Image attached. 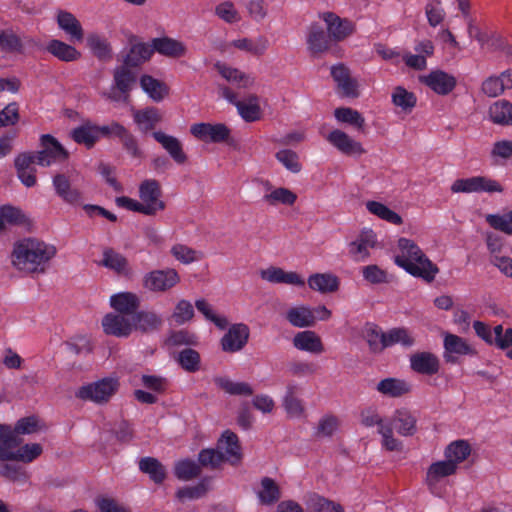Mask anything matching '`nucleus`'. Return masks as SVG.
I'll list each match as a JSON object with an SVG mask.
<instances>
[{"label": "nucleus", "mask_w": 512, "mask_h": 512, "mask_svg": "<svg viewBox=\"0 0 512 512\" xmlns=\"http://www.w3.org/2000/svg\"><path fill=\"white\" fill-rule=\"evenodd\" d=\"M264 201L270 205H276L278 203L285 205H293L297 199L295 193L287 188H276L270 193L264 195Z\"/></svg>", "instance_id": "680f3d73"}, {"label": "nucleus", "mask_w": 512, "mask_h": 512, "mask_svg": "<svg viewBox=\"0 0 512 512\" xmlns=\"http://www.w3.org/2000/svg\"><path fill=\"white\" fill-rule=\"evenodd\" d=\"M180 282V275L173 268L150 271L143 277V287L151 292L164 293Z\"/></svg>", "instance_id": "0eeeda50"}, {"label": "nucleus", "mask_w": 512, "mask_h": 512, "mask_svg": "<svg viewBox=\"0 0 512 512\" xmlns=\"http://www.w3.org/2000/svg\"><path fill=\"white\" fill-rule=\"evenodd\" d=\"M119 382L117 379L104 378L94 383L81 386L76 397L84 401H92L97 404L107 403L118 391Z\"/></svg>", "instance_id": "20e7f679"}, {"label": "nucleus", "mask_w": 512, "mask_h": 512, "mask_svg": "<svg viewBox=\"0 0 512 512\" xmlns=\"http://www.w3.org/2000/svg\"><path fill=\"white\" fill-rule=\"evenodd\" d=\"M152 47L153 53L158 52L169 58H180L187 52L186 46L182 42L169 37L154 38Z\"/></svg>", "instance_id": "a878e982"}, {"label": "nucleus", "mask_w": 512, "mask_h": 512, "mask_svg": "<svg viewBox=\"0 0 512 512\" xmlns=\"http://www.w3.org/2000/svg\"><path fill=\"white\" fill-rule=\"evenodd\" d=\"M392 102L403 111L411 112L416 106L417 98L414 93L407 91L401 86H397L392 93Z\"/></svg>", "instance_id": "13d9d810"}, {"label": "nucleus", "mask_w": 512, "mask_h": 512, "mask_svg": "<svg viewBox=\"0 0 512 512\" xmlns=\"http://www.w3.org/2000/svg\"><path fill=\"white\" fill-rule=\"evenodd\" d=\"M133 330H139L143 333H150L158 330L163 321L156 313L151 311L136 312L131 316Z\"/></svg>", "instance_id": "473e14b6"}, {"label": "nucleus", "mask_w": 512, "mask_h": 512, "mask_svg": "<svg viewBox=\"0 0 512 512\" xmlns=\"http://www.w3.org/2000/svg\"><path fill=\"white\" fill-rule=\"evenodd\" d=\"M156 142L170 155L173 161L178 165H184L188 162V156L184 151L182 142L175 136L168 135L162 131L152 133Z\"/></svg>", "instance_id": "2eb2a0df"}, {"label": "nucleus", "mask_w": 512, "mask_h": 512, "mask_svg": "<svg viewBox=\"0 0 512 512\" xmlns=\"http://www.w3.org/2000/svg\"><path fill=\"white\" fill-rule=\"evenodd\" d=\"M200 354L192 349L185 348L179 353L178 362L180 366L187 372H196L200 369Z\"/></svg>", "instance_id": "e2e57ef3"}, {"label": "nucleus", "mask_w": 512, "mask_h": 512, "mask_svg": "<svg viewBox=\"0 0 512 512\" xmlns=\"http://www.w3.org/2000/svg\"><path fill=\"white\" fill-rule=\"evenodd\" d=\"M286 319L292 326L299 328L311 327L316 323L314 311L306 306H297L289 309Z\"/></svg>", "instance_id": "79ce46f5"}, {"label": "nucleus", "mask_w": 512, "mask_h": 512, "mask_svg": "<svg viewBox=\"0 0 512 512\" xmlns=\"http://www.w3.org/2000/svg\"><path fill=\"white\" fill-rule=\"evenodd\" d=\"M218 73L228 82L235 84L239 88H248L254 84V78L237 68L217 63L215 65Z\"/></svg>", "instance_id": "ea45409f"}, {"label": "nucleus", "mask_w": 512, "mask_h": 512, "mask_svg": "<svg viewBox=\"0 0 512 512\" xmlns=\"http://www.w3.org/2000/svg\"><path fill=\"white\" fill-rule=\"evenodd\" d=\"M257 495L262 505L270 506L279 501L281 498V490L274 479L264 477L261 480V487Z\"/></svg>", "instance_id": "c03bdc74"}, {"label": "nucleus", "mask_w": 512, "mask_h": 512, "mask_svg": "<svg viewBox=\"0 0 512 512\" xmlns=\"http://www.w3.org/2000/svg\"><path fill=\"white\" fill-rule=\"evenodd\" d=\"M47 51L65 62L75 61L81 57V53L76 48L60 40H51Z\"/></svg>", "instance_id": "49530a36"}, {"label": "nucleus", "mask_w": 512, "mask_h": 512, "mask_svg": "<svg viewBox=\"0 0 512 512\" xmlns=\"http://www.w3.org/2000/svg\"><path fill=\"white\" fill-rule=\"evenodd\" d=\"M36 164L30 154L21 153L14 161L15 169L18 178L26 187H33L37 183L36 168L33 166Z\"/></svg>", "instance_id": "5701e85b"}, {"label": "nucleus", "mask_w": 512, "mask_h": 512, "mask_svg": "<svg viewBox=\"0 0 512 512\" xmlns=\"http://www.w3.org/2000/svg\"><path fill=\"white\" fill-rule=\"evenodd\" d=\"M319 17L326 24V29L335 44L345 41L356 32L355 22L348 18H341L334 12H322Z\"/></svg>", "instance_id": "6e6552de"}, {"label": "nucleus", "mask_w": 512, "mask_h": 512, "mask_svg": "<svg viewBox=\"0 0 512 512\" xmlns=\"http://www.w3.org/2000/svg\"><path fill=\"white\" fill-rule=\"evenodd\" d=\"M139 470L147 474L149 478L158 485L162 484L167 477L165 466L154 457L141 458L139 461Z\"/></svg>", "instance_id": "a19ab883"}, {"label": "nucleus", "mask_w": 512, "mask_h": 512, "mask_svg": "<svg viewBox=\"0 0 512 512\" xmlns=\"http://www.w3.org/2000/svg\"><path fill=\"white\" fill-rule=\"evenodd\" d=\"M410 368L415 373L433 376L440 371V359L437 355L428 351H419L409 357Z\"/></svg>", "instance_id": "4468645a"}, {"label": "nucleus", "mask_w": 512, "mask_h": 512, "mask_svg": "<svg viewBox=\"0 0 512 512\" xmlns=\"http://www.w3.org/2000/svg\"><path fill=\"white\" fill-rule=\"evenodd\" d=\"M56 248L36 238H24L14 244L11 262L25 273H44L56 255Z\"/></svg>", "instance_id": "f257e3e1"}, {"label": "nucleus", "mask_w": 512, "mask_h": 512, "mask_svg": "<svg viewBox=\"0 0 512 512\" xmlns=\"http://www.w3.org/2000/svg\"><path fill=\"white\" fill-rule=\"evenodd\" d=\"M208 491L207 480L204 479L194 486L180 488L176 492L179 501L193 500L203 497Z\"/></svg>", "instance_id": "338daca9"}, {"label": "nucleus", "mask_w": 512, "mask_h": 512, "mask_svg": "<svg viewBox=\"0 0 512 512\" xmlns=\"http://www.w3.org/2000/svg\"><path fill=\"white\" fill-rule=\"evenodd\" d=\"M190 133L200 141L212 143L228 142L231 136V130L223 123H196Z\"/></svg>", "instance_id": "9d476101"}, {"label": "nucleus", "mask_w": 512, "mask_h": 512, "mask_svg": "<svg viewBox=\"0 0 512 512\" xmlns=\"http://www.w3.org/2000/svg\"><path fill=\"white\" fill-rule=\"evenodd\" d=\"M512 88V69L503 72L499 77H489L482 84V91L489 97H496L505 89Z\"/></svg>", "instance_id": "e433bc0d"}, {"label": "nucleus", "mask_w": 512, "mask_h": 512, "mask_svg": "<svg viewBox=\"0 0 512 512\" xmlns=\"http://www.w3.org/2000/svg\"><path fill=\"white\" fill-rule=\"evenodd\" d=\"M293 345L303 351L320 354L324 351L321 338L311 330L298 332L293 338Z\"/></svg>", "instance_id": "2f4dec72"}, {"label": "nucleus", "mask_w": 512, "mask_h": 512, "mask_svg": "<svg viewBox=\"0 0 512 512\" xmlns=\"http://www.w3.org/2000/svg\"><path fill=\"white\" fill-rule=\"evenodd\" d=\"M334 116L339 122L347 123L360 132L365 131V119L357 110L349 107H340L335 109Z\"/></svg>", "instance_id": "5fc2aeb1"}, {"label": "nucleus", "mask_w": 512, "mask_h": 512, "mask_svg": "<svg viewBox=\"0 0 512 512\" xmlns=\"http://www.w3.org/2000/svg\"><path fill=\"white\" fill-rule=\"evenodd\" d=\"M231 45L239 50L248 52L254 56H261L268 47L267 38L261 36L256 40L250 38H241L232 41Z\"/></svg>", "instance_id": "603ef678"}, {"label": "nucleus", "mask_w": 512, "mask_h": 512, "mask_svg": "<svg viewBox=\"0 0 512 512\" xmlns=\"http://www.w3.org/2000/svg\"><path fill=\"white\" fill-rule=\"evenodd\" d=\"M59 27L70 36L72 41L82 42L84 38L83 28L78 19L70 12L59 11L57 15Z\"/></svg>", "instance_id": "72a5a7b5"}, {"label": "nucleus", "mask_w": 512, "mask_h": 512, "mask_svg": "<svg viewBox=\"0 0 512 512\" xmlns=\"http://www.w3.org/2000/svg\"><path fill=\"white\" fill-rule=\"evenodd\" d=\"M400 254L395 256V263L409 274L432 282L439 272L436 264L432 263L419 246L410 239L398 240Z\"/></svg>", "instance_id": "f03ea898"}, {"label": "nucleus", "mask_w": 512, "mask_h": 512, "mask_svg": "<svg viewBox=\"0 0 512 512\" xmlns=\"http://www.w3.org/2000/svg\"><path fill=\"white\" fill-rule=\"evenodd\" d=\"M99 265L113 270L119 275L126 276L130 273V267L126 257L112 248H106L103 251V259L100 261Z\"/></svg>", "instance_id": "4c0bfd02"}, {"label": "nucleus", "mask_w": 512, "mask_h": 512, "mask_svg": "<svg viewBox=\"0 0 512 512\" xmlns=\"http://www.w3.org/2000/svg\"><path fill=\"white\" fill-rule=\"evenodd\" d=\"M334 44L335 43L328 31H325L321 26L318 24H312L309 27L307 34V47L313 57H319L324 53L331 51Z\"/></svg>", "instance_id": "f8f14e48"}, {"label": "nucleus", "mask_w": 512, "mask_h": 512, "mask_svg": "<svg viewBox=\"0 0 512 512\" xmlns=\"http://www.w3.org/2000/svg\"><path fill=\"white\" fill-rule=\"evenodd\" d=\"M215 385L225 393L235 396H251L253 389L246 382H233L227 377L218 376L213 379Z\"/></svg>", "instance_id": "a18cd8bd"}, {"label": "nucleus", "mask_w": 512, "mask_h": 512, "mask_svg": "<svg viewBox=\"0 0 512 512\" xmlns=\"http://www.w3.org/2000/svg\"><path fill=\"white\" fill-rule=\"evenodd\" d=\"M43 452V448L38 443H31L22 445L19 444L17 448L12 451V456L9 461H17L23 463H30L37 459Z\"/></svg>", "instance_id": "864d4df0"}, {"label": "nucleus", "mask_w": 512, "mask_h": 512, "mask_svg": "<svg viewBox=\"0 0 512 512\" xmlns=\"http://www.w3.org/2000/svg\"><path fill=\"white\" fill-rule=\"evenodd\" d=\"M308 286L322 294L334 293L339 289L340 280L332 273H315L309 276Z\"/></svg>", "instance_id": "7c9ffc66"}, {"label": "nucleus", "mask_w": 512, "mask_h": 512, "mask_svg": "<svg viewBox=\"0 0 512 512\" xmlns=\"http://www.w3.org/2000/svg\"><path fill=\"white\" fill-rule=\"evenodd\" d=\"M170 252L176 260L184 264H190L202 258V254L200 252L180 243L173 245Z\"/></svg>", "instance_id": "052dcab7"}, {"label": "nucleus", "mask_w": 512, "mask_h": 512, "mask_svg": "<svg viewBox=\"0 0 512 512\" xmlns=\"http://www.w3.org/2000/svg\"><path fill=\"white\" fill-rule=\"evenodd\" d=\"M261 278L270 283L288 284L292 286L303 287L305 285L304 279L297 272H286L279 267H269L261 271Z\"/></svg>", "instance_id": "412c9836"}, {"label": "nucleus", "mask_w": 512, "mask_h": 512, "mask_svg": "<svg viewBox=\"0 0 512 512\" xmlns=\"http://www.w3.org/2000/svg\"><path fill=\"white\" fill-rule=\"evenodd\" d=\"M103 330L107 335L128 337L133 331L131 317L109 313L102 319Z\"/></svg>", "instance_id": "f3484780"}, {"label": "nucleus", "mask_w": 512, "mask_h": 512, "mask_svg": "<svg viewBox=\"0 0 512 512\" xmlns=\"http://www.w3.org/2000/svg\"><path fill=\"white\" fill-rule=\"evenodd\" d=\"M199 463L203 467H209L211 469L219 468L225 461L224 454L219 449H203L199 453Z\"/></svg>", "instance_id": "69168bd1"}, {"label": "nucleus", "mask_w": 512, "mask_h": 512, "mask_svg": "<svg viewBox=\"0 0 512 512\" xmlns=\"http://www.w3.org/2000/svg\"><path fill=\"white\" fill-rule=\"evenodd\" d=\"M132 116L139 130L143 133L154 130L156 126L162 121V115L155 107L133 110Z\"/></svg>", "instance_id": "c85d7f7f"}, {"label": "nucleus", "mask_w": 512, "mask_h": 512, "mask_svg": "<svg viewBox=\"0 0 512 512\" xmlns=\"http://www.w3.org/2000/svg\"><path fill=\"white\" fill-rule=\"evenodd\" d=\"M486 221L494 229L512 235V211L503 215H487Z\"/></svg>", "instance_id": "774afa93"}, {"label": "nucleus", "mask_w": 512, "mask_h": 512, "mask_svg": "<svg viewBox=\"0 0 512 512\" xmlns=\"http://www.w3.org/2000/svg\"><path fill=\"white\" fill-rule=\"evenodd\" d=\"M250 331L243 323L232 325L221 339L222 350L235 353L244 348L249 339Z\"/></svg>", "instance_id": "ddd939ff"}, {"label": "nucleus", "mask_w": 512, "mask_h": 512, "mask_svg": "<svg viewBox=\"0 0 512 512\" xmlns=\"http://www.w3.org/2000/svg\"><path fill=\"white\" fill-rule=\"evenodd\" d=\"M298 390L296 385L289 384L283 401L287 413L294 417L300 416L304 412L302 400L297 397Z\"/></svg>", "instance_id": "4d7b16f0"}, {"label": "nucleus", "mask_w": 512, "mask_h": 512, "mask_svg": "<svg viewBox=\"0 0 512 512\" xmlns=\"http://www.w3.org/2000/svg\"><path fill=\"white\" fill-rule=\"evenodd\" d=\"M489 115L494 123L501 125L512 124V103L507 100H498L489 108Z\"/></svg>", "instance_id": "09e8293b"}, {"label": "nucleus", "mask_w": 512, "mask_h": 512, "mask_svg": "<svg viewBox=\"0 0 512 512\" xmlns=\"http://www.w3.org/2000/svg\"><path fill=\"white\" fill-rule=\"evenodd\" d=\"M135 82V75L130 70V66L123 64L114 71V85L115 88L124 95L123 100L129 99V92Z\"/></svg>", "instance_id": "37998d69"}, {"label": "nucleus", "mask_w": 512, "mask_h": 512, "mask_svg": "<svg viewBox=\"0 0 512 512\" xmlns=\"http://www.w3.org/2000/svg\"><path fill=\"white\" fill-rule=\"evenodd\" d=\"M21 443L22 439L13 435L11 425L0 423V461H9L13 455V449Z\"/></svg>", "instance_id": "f704fd0d"}, {"label": "nucleus", "mask_w": 512, "mask_h": 512, "mask_svg": "<svg viewBox=\"0 0 512 512\" xmlns=\"http://www.w3.org/2000/svg\"><path fill=\"white\" fill-rule=\"evenodd\" d=\"M130 50L124 58V64L130 67H137L146 62L153 55V47L146 43L137 41L135 36L130 38Z\"/></svg>", "instance_id": "393cba45"}, {"label": "nucleus", "mask_w": 512, "mask_h": 512, "mask_svg": "<svg viewBox=\"0 0 512 512\" xmlns=\"http://www.w3.org/2000/svg\"><path fill=\"white\" fill-rule=\"evenodd\" d=\"M366 208L371 214L376 215L380 219L385 220L391 224L401 225L403 223V220L399 214L392 211L390 208L380 202L368 201L366 203Z\"/></svg>", "instance_id": "6e6d98bb"}, {"label": "nucleus", "mask_w": 512, "mask_h": 512, "mask_svg": "<svg viewBox=\"0 0 512 512\" xmlns=\"http://www.w3.org/2000/svg\"><path fill=\"white\" fill-rule=\"evenodd\" d=\"M376 389L384 396L398 398L410 393L411 385L403 379L386 378L377 384Z\"/></svg>", "instance_id": "c9c22d12"}, {"label": "nucleus", "mask_w": 512, "mask_h": 512, "mask_svg": "<svg viewBox=\"0 0 512 512\" xmlns=\"http://www.w3.org/2000/svg\"><path fill=\"white\" fill-rule=\"evenodd\" d=\"M41 428L39 419L33 415L19 419L15 426L12 427V431L15 437H19V435L36 433Z\"/></svg>", "instance_id": "0e129e2a"}, {"label": "nucleus", "mask_w": 512, "mask_h": 512, "mask_svg": "<svg viewBox=\"0 0 512 512\" xmlns=\"http://www.w3.org/2000/svg\"><path fill=\"white\" fill-rule=\"evenodd\" d=\"M140 85L142 89L156 102L163 100L168 94L167 85L150 75H143L140 78Z\"/></svg>", "instance_id": "de8ad7c7"}, {"label": "nucleus", "mask_w": 512, "mask_h": 512, "mask_svg": "<svg viewBox=\"0 0 512 512\" xmlns=\"http://www.w3.org/2000/svg\"><path fill=\"white\" fill-rule=\"evenodd\" d=\"M110 305L118 313L131 317L140 306L139 297L132 292H121L111 296Z\"/></svg>", "instance_id": "bb28decb"}, {"label": "nucleus", "mask_w": 512, "mask_h": 512, "mask_svg": "<svg viewBox=\"0 0 512 512\" xmlns=\"http://www.w3.org/2000/svg\"><path fill=\"white\" fill-rule=\"evenodd\" d=\"M331 75L344 96H358L357 82L351 78L350 71L344 64L333 66L331 68Z\"/></svg>", "instance_id": "b1692460"}, {"label": "nucleus", "mask_w": 512, "mask_h": 512, "mask_svg": "<svg viewBox=\"0 0 512 512\" xmlns=\"http://www.w3.org/2000/svg\"><path fill=\"white\" fill-rule=\"evenodd\" d=\"M0 50L6 54H22L24 47L20 37L13 30L1 29Z\"/></svg>", "instance_id": "3c124183"}, {"label": "nucleus", "mask_w": 512, "mask_h": 512, "mask_svg": "<svg viewBox=\"0 0 512 512\" xmlns=\"http://www.w3.org/2000/svg\"><path fill=\"white\" fill-rule=\"evenodd\" d=\"M41 147L40 151L26 152L30 154L37 165L47 167L56 162L66 161L69 158L66 149L56 138L49 134L41 136Z\"/></svg>", "instance_id": "39448f33"}, {"label": "nucleus", "mask_w": 512, "mask_h": 512, "mask_svg": "<svg viewBox=\"0 0 512 512\" xmlns=\"http://www.w3.org/2000/svg\"><path fill=\"white\" fill-rule=\"evenodd\" d=\"M471 454V446L466 440H456L450 443L444 452L445 458L458 467Z\"/></svg>", "instance_id": "8fccbe9b"}, {"label": "nucleus", "mask_w": 512, "mask_h": 512, "mask_svg": "<svg viewBox=\"0 0 512 512\" xmlns=\"http://www.w3.org/2000/svg\"><path fill=\"white\" fill-rule=\"evenodd\" d=\"M327 140L344 154H363L365 150L359 142L354 141L348 134L341 130H333Z\"/></svg>", "instance_id": "cd10ccee"}, {"label": "nucleus", "mask_w": 512, "mask_h": 512, "mask_svg": "<svg viewBox=\"0 0 512 512\" xmlns=\"http://www.w3.org/2000/svg\"><path fill=\"white\" fill-rule=\"evenodd\" d=\"M503 190V186L498 181L485 176L457 179L451 186L453 193H501Z\"/></svg>", "instance_id": "423d86ee"}, {"label": "nucleus", "mask_w": 512, "mask_h": 512, "mask_svg": "<svg viewBox=\"0 0 512 512\" xmlns=\"http://www.w3.org/2000/svg\"><path fill=\"white\" fill-rule=\"evenodd\" d=\"M443 346V358L446 363L455 364L459 356H473L476 354V350L466 339L449 332L444 333Z\"/></svg>", "instance_id": "9b49d317"}, {"label": "nucleus", "mask_w": 512, "mask_h": 512, "mask_svg": "<svg viewBox=\"0 0 512 512\" xmlns=\"http://www.w3.org/2000/svg\"><path fill=\"white\" fill-rule=\"evenodd\" d=\"M376 246V235L373 231H362L355 241L349 244V255L357 262L365 261L369 250Z\"/></svg>", "instance_id": "aec40b11"}, {"label": "nucleus", "mask_w": 512, "mask_h": 512, "mask_svg": "<svg viewBox=\"0 0 512 512\" xmlns=\"http://www.w3.org/2000/svg\"><path fill=\"white\" fill-rule=\"evenodd\" d=\"M53 187L55 193L64 202L71 205H78L82 201V192L72 187L69 177L64 173H57L53 176Z\"/></svg>", "instance_id": "a211bd4d"}, {"label": "nucleus", "mask_w": 512, "mask_h": 512, "mask_svg": "<svg viewBox=\"0 0 512 512\" xmlns=\"http://www.w3.org/2000/svg\"><path fill=\"white\" fill-rule=\"evenodd\" d=\"M387 425H391L398 434L405 437L413 436L417 432L416 417L404 408L396 410Z\"/></svg>", "instance_id": "4be33fe9"}, {"label": "nucleus", "mask_w": 512, "mask_h": 512, "mask_svg": "<svg viewBox=\"0 0 512 512\" xmlns=\"http://www.w3.org/2000/svg\"><path fill=\"white\" fill-rule=\"evenodd\" d=\"M71 138L77 143L91 149L99 141L100 137L97 125L85 122L71 131Z\"/></svg>", "instance_id": "58836bf2"}, {"label": "nucleus", "mask_w": 512, "mask_h": 512, "mask_svg": "<svg viewBox=\"0 0 512 512\" xmlns=\"http://www.w3.org/2000/svg\"><path fill=\"white\" fill-rule=\"evenodd\" d=\"M420 81L440 95L449 94L456 85V80L453 76L440 70L432 71L428 75L422 76Z\"/></svg>", "instance_id": "6ab92c4d"}, {"label": "nucleus", "mask_w": 512, "mask_h": 512, "mask_svg": "<svg viewBox=\"0 0 512 512\" xmlns=\"http://www.w3.org/2000/svg\"><path fill=\"white\" fill-rule=\"evenodd\" d=\"M161 197L160 183L155 179H146L139 186V198L141 201L121 196L116 198V203L119 207L127 210L147 216H154L166 208V204Z\"/></svg>", "instance_id": "7ed1b4c3"}, {"label": "nucleus", "mask_w": 512, "mask_h": 512, "mask_svg": "<svg viewBox=\"0 0 512 512\" xmlns=\"http://www.w3.org/2000/svg\"><path fill=\"white\" fill-rule=\"evenodd\" d=\"M221 94L237 107L239 114L245 121L254 122L260 119L261 108L257 95L251 94L244 100H238L236 93L227 86L221 88Z\"/></svg>", "instance_id": "1a4fd4ad"}, {"label": "nucleus", "mask_w": 512, "mask_h": 512, "mask_svg": "<svg viewBox=\"0 0 512 512\" xmlns=\"http://www.w3.org/2000/svg\"><path fill=\"white\" fill-rule=\"evenodd\" d=\"M456 472L457 466L451 460L435 462L427 470L426 483L433 490L441 479L454 475Z\"/></svg>", "instance_id": "c756f323"}, {"label": "nucleus", "mask_w": 512, "mask_h": 512, "mask_svg": "<svg viewBox=\"0 0 512 512\" xmlns=\"http://www.w3.org/2000/svg\"><path fill=\"white\" fill-rule=\"evenodd\" d=\"M217 448L224 454L227 462L231 465H238L242 461V449L239 442L238 436L230 431L226 430L217 442Z\"/></svg>", "instance_id": "dca6fc26"}, {"label": "nucleus", "mask_w": 512, "mask_h": 512, "mask_svg": "<svg viewBox=\"0 0 512 512\" xmlns=\"http://www.w3.org/2000/svg\"><path fill=\"white\" fill-rule=\"evenodd\" d=\"M174 474L179 480L188 481L201 474V467L192 460H181L176 463Z\"/></svg>", "instance_id": "bf43d9fd"}]
</instances>
